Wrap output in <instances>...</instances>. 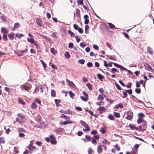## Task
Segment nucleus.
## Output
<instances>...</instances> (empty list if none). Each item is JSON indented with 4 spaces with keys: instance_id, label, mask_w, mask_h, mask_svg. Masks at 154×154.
<instances>
[{
    "instance_id": "nucleus-1",
    "label": "nucleus",
    "mask_w": 154,
    "mask_h": 154,
    "mask_svg": "<svg viewBox=\"0 0 154 154\" xmlns=\"http://www.w3.org/2000/svg\"><path fill=\"white\" fill-rule=\"evenodd\" d=\"M84 18L85 20L84 23L85 24H88L89 22V20L88 19L89 17L87 14L84 15Z\"/></svg>"
},
{
    "instance_id": "nucleus-2",
    "label": "nucleus",
    "mask_w": 154,
    "mask_h": 154,
    "mask_svg": "<svg viewBox=\"0 0 154 154\" xmlns=\"http://www.w3.org/2000/svg\"><path fill=\"white\" fill-rule=\"evenodd\" d=\"M112 63L114 66H116V67L118 68H120L121 70H122L124 67L123 66H122L119 65L117 63H113V62H111Z\"/></svg>"
},
{
    "instance_id": "nucleus-3",
    "label": "nucleus",
    "mask_w": 154,
    "mask_h": 154,
    "mask_svg": "<svg viewBox=\"0 0 154 154\" xmlns=\"http://www.w3.org/2000/svg\"><path fill=\"white\" fill-rule=\"evenodd\" d=\"M20 24L18 23H17L14 24V27L12 29V31H14L16 29L18 28L20 26Z\"/></svg>"
},
{
    "instance_id": "nucleus-4",
    "label": "nucleus",
    "mask_w": 154,
    "mask_h": 154,
    "mask_svg": "<svg viewBox=\"0 0 154 154\" xmlns=\"http://www.w3.org/2000/svg\"><path fill=\"white\" fill-rule=\"evenodd\" d=\"M106 109L104 107H100L99 108L97 109V110H99L100 111V113L101 114L103 113V112L105 111Z\"/></svg>"
},
{
    "instance_id": "nucleus-5",
    "label": "nucleus",
    "mask_w": 154,
    "mask_h": 154,
    "mask_svg": "<svg viewBox=\"0 0 154 154\" xmlns=\"http://www.w3.org/2000/svg\"><path fill=\"white\" fill-rule=\"evenodd\" d=\"M1 32L3 34H7L8 32V30L5 28L2 27L1 29Z\"/></svg>"
},
{
    "instance_id": "nucleus-6",
    "label": "nucleus",
    "mask_w": 154,
    "mask_h": 154,
    "mask_svg": "<svg viewBox=\"0 0 154 154\" xmlns=\"http://www.w3.org/2000/svg\"><path fill=\"white\" fill-rule=\"evenodd\" d=\"M63 130V128H59L55 129V131L57 133L59 134V133L62 132Z\"/></svg>"
},
{
    "instance_id": "nucleus-7",
    "label": "nucleus",
    "mask_w": 154,
    "mask_h": 154,
    "mask_svg": "<svg viewBox=\"0 0 154 154\" xmlns=\"http://www.w3.org/2000/svg\"><path fill=\"white\" fill-rule=\"evenodd\" d=\"M36 22L38 25L40 27L42 26V21L39 19H37L36 20Z\"/></svg>"
},
{
    "instance_id": "nucleus-8",
    "label": "nucleus",
    "mask_w": 154,
    "mask_h": 154,
    "mask_svg": "<svg viewBox=\"0 0 154 154\" xmlns=\"http://www.w3.org/2000/svg\"><path fill=\"white\" fill-rule=\"evenodd\" d=\"M80 123L81 125L84 128L87 127L88 126L87 124H86L85 122L81 120Z\"/></svg>"
},
{
    "instance_id": "nucleus-9",
    "label": "nucleus",
    "mask_w": 154,
    "mask_h": 154,
    "mask_svg": "<svg viewBox=\"0 0 154 154\" xmlns=\"http://www.w3.org/2000/svg\"><path fill=\"white\" fill-rule=\"evenodd\" d=\"M97 75L98 79L101 81H102L103 79L104 78V76L100 74H98Z\"/></svg>"
},
{
    "instance_id": "nucleus-10",
    "label": "nucleus",
    "mask_w": 154,
    "mask_h": 154,
    "mask_svg": "<svg viewBox=\"0 0 154 154\" xmlns=\"http://www.w3.org/2000/svg\"><path fill=\"white\" fill-rule=\"evenodd\" d=\"M108 24L109 25V28L110 29H113L115 28V26L112 23H109Z\"/></svg>"
},
{
    "instance_id": "nucleus-11",
    "label": "nucleus",
    "mask_w": 154,
    "mask_h": 154,
    "mask_svg": "<svg viewBox=\"0 0 154 154\" xmlns=\"http://www.w3.org/2000/svg\"><path fill=\"white\" fill-rule=\"evenodd\" d=\"M30 107L32 109H35L37 107V105L35 102H33L31 105Z\"/></svg>"
},
{
    "instance_id": "nucleus-12",
    "label": "nucleus",
    "mask_w": 154,
    "mask_h": 154,
    "mask_svg": "<svg viewBox=\"0 0 154 154\" xmlns=\"http://www.w3.org/2000/svg\"><path fill=\"white\" fill-rule=\"evenodd\" d=\"M64 113L65 114H71L72 115L73 114V112L72 111L69 109H68L66 110L65 111V112H64Z\"/></svg>"
},
{
    "instance_id": "nucleus-13",
    "label": "nucleus",
    "mask_w": 154,
    "mask_h": 154,
    "mask_svg": "<svg viewBox=\"0 0 154 154\" xmlns=\"http://www.w3.org/2000/svg\"><path fill=\"white\" fill-rule=\"evenodd\" d=\"M14 33H11L8 35V36L9 38L11 40H13L14 38Z\"/></svg>"
},
{
    "instance_id": "nucleus-14",
    "label": "nucleus",
    "mask_w": 154,
    "mask_h": 154,
    "mask_svg": "<svg viewBox=\"0 0 154 154\" xmlns=\"http://www.w3.org/2000/svg\"><path fill=\"white\" fill-rule=\"evenodd\" d=\"M27 40L29 42H30L31 44L34 43L35 42L34 39L33 38H27Z\"/></svg>"
},
{
    "instance_id": "nucleus-15",
    "label": "nucleus",
    "mask_w": 154,
    "mask_h": 154,
    "mask_svg": "<svg viewBox=\"0 0 154 154\" xmlns=\"http://www.w3.org/2000/svg\"><path fill=\"white\" fill-rule=\"evenodd\" d=\"M139 145L137 144H136L134 146V147L135 148V150L133 151V152L134 153H136V152H137V149L139 147Z\"/></svg>"
},
{
    "instance_id": "nucleus-16",
    "label": "nucleus",
    "mask_w": 154,
    "mask_h": 154,
    "mask_svg": "<svg viewBox=\"0 0 154 154\" xmlns=\"http://www.w3.org/2000/svg\"><path fill=\"white\" fill-rule=\"evenodd\" d=\"M28 148L31 151H35V147L34 146H32L31 144L29 145V147H28Z\"/></svg>"
},
{
    "instance_id": "nucleus-17",
    "label": "nucleus",
    "mask_w": 154,
    "mask_h": 154,
    "mask_svg": "<svg viewBox=\"0 0 154 154\" xmlns=\"http://www.w3.org/2000/svg\"><path fill=\"white\" fill-rule=\"evenodd\" d=\"M108 117L110 120L113 121L115 120L114 117L112 114H109V115Z\"/></svg>"
},
{
    "instance_id": "nucleus-18",
    "label": "nucleus",
    "mask_w": 154,
    "mask_h": 154,
    "mask_svg": "<svg viewBox=\"0 0 154 154\" xmlns=\"http://www.w3.org/2000/svg\"><path fill=\"white\" fill-rule=\"evenodd\" d=\"M86 86L88 88L89 90H91L92 89V86L91 84L90 83H88L86 84Z\"/></svg>"
},
{
    "instance_id": "nucleus-19",
    "label": "nucleus",
    "mask_w": 154,
    "mask_h": 154,
    "mask_svg": "<svg viewBox=\"0 0 154 154\" xmlns=\"http://www.w3.org/2000/svg\"><path fill=\"white\" fill-rule=\"evenodd\" d=\"M61 102V100L60 99H55V102L57 106L58 107L59 105V103Z\"/></svg>"
},
{
    "instance_id": "nucleus-20",
    "label": "nucleus",
    "mask_w": 154,
    "mask_h": 154,
    "mask_svg": "<svg viewBox=\"0 0 154 154\" xmlns=\"http://www.w3.org/2000/svg\"><path fill=\"white\" fill-rule=\"evenodd\" d=\"M97 151L99 154L101 153L102 152V149L100 146H98L97 147Z\"/></svg>"
},
{
    "instance_id": "nucleus-21",
    "label": "nucleus",
    "mask_w": 154,
    "mask_h": 154,
    "mask_svg": "<svg viewBox=\"0 0 154 154\" xmlns=\"http://www.w3.org/2000/svg\"><path fill=\"white\" fill-rule=\"evenodd\" d=\"M111 72L112 73H115V72L119 73V71L116 68H113L111 69Z\"/></svg>"
},
{
    "instance_id": "nucleus-22",
    "label": "nucleus",
    "mask_w": 154,
    "mask_h": 154,
    "mask_svg": "<svg viewBox=\"0 0 154 154\" xmlns=\"http://www.w3.org/2000/svg\"><path fill=\"white\" fill-rule=\"evenodd\" d=\"M65 57L67 59L69 58L70 57V55L68 52L66 51L64 54Z\"/></svg>"
},
{
    "instance_id": "nucleus-23",
    "label": "nucleus",
    "mask_w": 154,
    "mask_h": 154,
    "mask_svg": "<svg viewBox=\"0 0 154 154\" xmlns=\"http://www.w3.org/2000/svg\"><path fill=\"white\" fill-rule=\"evenodd\" d=\"M51 96L52 97H55L56 96L55 91L54 89H52L51 91Z\"/></svg>"
},
{
    "instance_id": "nucleus-24",
    "label": "nucleus",
    "mask_w": 154,
    "mask_h": 154,
    "mask_svg": "<svg viewBox=\"0 0 154 154\" xmlns=\"http://www.w3.org/2000/svg\"><path fill=\"white\" fill-rule=\"evenodd\" d=\"M51 52L54 55H55L57 52L56 51L54 48H52L51 49Z\"/></svg>"
},
{
    "instance_id": "nucleus-25",
    "label": "nucleus",
    "mask_w": 154,
    "mask_h": 154,
    "mask_svg": "<svg viewBox=\"0 0 154 154\" xmlns=\"http://www.w3.org/2000/svg\"><path fill=\"white\" fill-rule=\"evenodd\" d=\"M89 28V26L87 25L85 26V32L86 34H88L89 31L88 29Z\"/></svg>"
},
{
    "instance_id": "nucleus-26",
    "label": "nucleus",
    "mask_w": 154,
    "mask_h": 154,
    "mask_svg": "<svg viewBox=\"0 0 154 154\" xmlns=\"http://www.w3.org/2000/svg\"><path fill=\"white\" fill-rule=\"evenodd\" d=\"M68 33L72 37H75V34L72 32L71 30H69L68 31Z\"/></svg>"
},
{
    "instance_id": "nucleus-27",
    "label": "nucleus",
    "mask_w": 154,
    "mask_h": 154,
    "mask_svg": "<svg viewBox=\"0 0 154 154\" xmlns=\"http://www.w3.org/2000/svg\"><path fill=\"white\" fill-rule=\"evenodd\" d=\"M69 94L70 97L73 99L75 95L71 91H70L69 92Z\"/></svg>"
},
{
    "instance_id": "nucleus-28",
    "label": "nucleus",
    "mask_w": 154,
    "mask_h": 154,
    "mask_svg": "<svg viewBox=\"0 0 154 154\" xmlns=\"http://www.w3.org/2000/svg\"><path fill=\"white\" fill-rule=\"evenodd\" d=\"M97 99L98 100H103L104 99V97L102 95L99 94Z\"/></svg>"
},
{
    "instance_id": "nucleus-29",
    "label": "nucleus",
    "mask_w": 154,
    "mask_h": 154,
    "mask_svg": "<svg viewBox=\"0 0 154 154\" xmlns=\"http://www.w3.org/2000/svg\"><path fill=\"white\" fill-rule=\"evenodd\" d=\"M141 125L142 126L143 130H144L146 127V122H144L142 123Z\"/></svg>"
},
{
    "instance_id": "nucleus-30",
    "label": "nucleus",
    "mask_w": 154,
    "mask_h": 154,
    "mask_svg": "<svg viewBox=\"0 0 154 154\" xmlns=\"http://www.w3.org/2000/svg\"><path fill=\"white\" fill-rule=\"evenodd\" d=\"M122 93H123L124 96H122V98H125L128 96L127 92H126H126L123 91L122 92Z\"/></svg>"
},
{
    "instance_id": "nucleus-31",
    "label": "nucleus",
    "mask_w": 154,
    "mask_h": 154,
    "mask_svg": "<svg viewBox=\"0 0 154 154\" xmlns=\"http://www.w3.org/2000/svg\"><path fill=\"white\" fill-rule=\"evenodd\" d=\"M7 34H3L2 35V38L4 41H6L8 40L7 37Z\"/></svg>"
},
{
    "instance_id": "nucleus-32",
    "label": "nucleus",
    "mask_w": 154,
    "mask_h": 154,
    "mask_svg": "<svg viewBox=\"0 0 154 154\" xmlns=\"http://www.w3.org/2000/svg\"><path fill=\"white\" fill-rule=\"evenodd\" d=\"M61 117L62 118H63L65 119L66 120H67L68 119H69L70 118L69 117L63 114H62L61 116Z\"/></svg>"
},
{
    "instance_id": "nucleus-33",
    "label": "nucleus",
    "mask_w": 154,
    "mask_h": 154,
    "mask_svg": "<svg viewBox=\"0 0 154 154\" xmlns=\"http://www.w3.org/2000/svg\"><path fill=\"white\" fill-rule=\"evenodd\" d=\"M113 114L114 116L116 118H119L120 116V114L118 112H114Z\"/></svg>"
},
{
    "instance_id": "nucleus-34",
    "label": "nucleus",
    "mask_w": 154,
    "mask_h": 154,
    "mask_svg": "<svg viewBox=\"0 0 154 154\" xmlns=\"http://www.w3.org/2000/svg\"><path fill=\"white\" fill-rule=\"evenodd\" d=\"M81 99L84 101H87L88 100V98L85 97H84L83 96H82L80 97Z\"/></svg>"
},
{
    "instance_id": "nucleus-35",
    "label": "nucleus",
    "mask_w": 154,
    "mask_h": 154,
    "mask_svg": "<svg viewBox=\"0 0 154 154\" xmlns=\"http://www.w3.org/2000/svg\"><path fill=\"white\" fill-rule=\"evenodd\" d=\"M129 127L131 128V130H134V129H135L136 127L135 126H134L131 124H129Z\"/></svg>"
},
{
    "instance_id": "nucleus-36",
    "label": "nucleus",
    "mask_w": 154,
    "mask_h": 154,
    "mask_svg": "<svg viewBox=\"0 0 154 154\" xmlns=\"http://www.w3.org/2000/svg\"><path fill=\"white\" fill-rule=\"evenodd\" d=\"M68 48H72L74 47L73 44L72 42H70L68 46Z\"/></svg>"
},
{
    "instance_id": "nucleus-37",
    "label": "nucleus",
    "mask_w": 154,
    "mask_h": 154,
    "mask_svg": "<svg viewBox=\"0 0 154 154\" xmlns=\"http://www.w3.org/2000/svg\"><path fill=\"white\" fill-rule=\"evenodd\" d=\"M80 45L81 47L84 48L86 46V45L84 42H82L80 43Z\"/></svg>"
},
{
    "instance_id": "nucleus-38",
    "label": "nucleus",
    "mask_w": 154,
    "mask_h": 154,
    "mask_svg": "<svg viewBox=\"0 0 154 154\" xmlns=\"http://www.w3.org/2000/svg\"><path fill=\"white\" fill-rule=\"evenodd\" d=\"M115 84L118 90H121L122 89L120 86L117 83H115Z\"/></svg>"
},
{
    "instance_id": "nucleus-39",
    "label": "nucleus",
    "mask_w": 154,
    "mask_h": 154,
    "mask_svg": "<svg viewBox=\"0 0 154 154\" xmlns=\"http://www.w3.org/2000/svg\"><path fill=\"white\" fill-rule=\"evenodd\" d=\"M78 62L82 64H83L85 62V60L84 59H82L78 60Z\"/></svg>"
},
{
    "instance_id": "nucleus-40",
    "label": "nucleus",
    "mask_w": 154,
    "mask_h": 154,
    "mask_svg": "<svg viewBox=\"0 0 154 154\" xmlns=\"http://www.w3.org/2000/svg\"><path fill=\"white\" fill-rule=\"evenodd\" d=\"M135 92L137 94H140L141 92V89L140 88H136L135 89Z\"/></svg>"
},
{
    "instance_id": "nucleus-41",
    "label": "nucleus",
    "mask_w": 154,
    "mask_h": 154,
    "mask_svg": "<svg viewBox=\"0 0 154 154\" xmlns=\"http://www.w3.org/2000/svg\"><path fill=\"white\" fill-rule=\"evenodd\" d=\"M127 115H129L133 116V114L132 112L130 110H128L127 111L126 113Z\"/></svg>"
},
{
    "instance_id": "nucleus-42",
    "label": "nucleus",
    "mask_w": 154,
    "mask_h": 154,
    "mask_svg": "<svg viewBox=\"0 0 154 154\" xmlns=\"http://www.w3.org/2000/svg\"><path fill=\"white\" fill-rule=\"evenodd\" d=\"M138 116L139 117L143 118L144 117L145 115L143 113L140 112L138 114Z\"/></svg>"
},
{
    "instance_id": "nucleus-43",
    "label": "nucleus",
    "mask_w": 154,
    "mask_h": 154,
    "mask_svg": "<svg viewBox=\"0 0 154 154\" xmlns=\"http://www.w3.org/2000/svg\"><path fill=\"white\" fill-rule=\"evenodd\" d=\"M85 138L87 139L88 141H90L91 139V137L88 135H86Z\"/></svg>"
},
{
    "instance_id": "nucleus-44",
    "label": "nucleus",
    "mask_w": 154,
    "mask_h": 154,
    "mask_svg": "<svg viewBox=\"0 0 154 154\" xmlns=\"http://www.w3.org/2000/svg\"><path fill=\"white\" fill-rule=\"evenodd\" d=\"M40 62L43 65V67L44 68H46L47 67V65L42 60H40Z\"/></svg>"
},
{
    "instance_id": "nucleus-45",
    "label": "nucleus",
    "mask_w": 154,
    "mask_h": 154,
    "mask_svg": "<svg viewBox=\"0 0 154 154\" xmlns=\"http://www.w3.org/2000/svg\"><path fill=\"white\" fill-rule=\"evenodd\" d=\"M147 49L148 50L149 53L152 54L153 53V51L151 50V48L149 47H148Z\"/></svg>"
},
{
    "instance_id": "nucleus-46",
    "label": "nucleus",
    "mask_w": 154,
    "mask_h": 154,
    "mask_svg": "<svg viewBox=\"0 0 154 154\" xmlns=\"http://www.w3.org/2000/svg\"><path fill=\"white\" fill-rule=\"evenodd\" d=\"M72 123L71 122L69 121H65V122H63V125H65L68 124H72Z\"/></svg>"
},
{
    "instance_id": "nucleus-47",
    "label": "nucleus",
    "mask_w": 154,
    "mask_h": 154,
    "mask_svg": "<svg viewBox=\"0 0 154 154\" xmlns=\"http://www.w3.org/2000/svg\"><path fill=\"white\" fill-rule=\"evenodd\" d=\"M50 142L52 144H55L57 143V141L56 140L54 139V140H51L50 141Z\"/></svg>"
},
{
    "instance_id": "nucleus-48",
    "label": "nucleus",
    "mask_w": 154,
    "mask_h": 154,
    "mask_svg": "<svg viewBox=\"0 0 154 154\" xmlns=\"http://www.w3.org/2000/svg\"><path fill=\"white\" fill-rule=\"evenodd\" d=\"M77 3L78 4L83 5V0H78L77 1Z\"/></svg>"
},
{
    "instance_id": "nucleus-49",
    "label": "nucleus",
    "mask_w": 154,
    "mask_h": 154,
    "mask_svg": "<svg viewBox=\"0 0 154 154\" xmlns=\"http://www.w3.org/2000/svg\"><path fill=\"white\" fill-rule=\"evenodd\" d=\"M73 28L75 30H77L79 27L78 25H77L76 24H74L73 25Z\"/></svg>"
},
{
    "instance_id": "nucleus-50",
    "label": "nucleus",
    "mask_w": 154,
    "mask_h": 154,
    "mask_svg": "<svg viewBox=\"0 0 154 154\" xmlns=\"http://www.w3.org/2000/svg\"><path fill=\"white\" fill-rule=\"evenodd\" d=\"M98 91H99V92L100 93L102 94V95L103 94V93L104 92L103 89L102 88H100L99 90Z\"/></svg>"
},
{
    "instance_id": "nucleus-51",
    "label": "nucleus",
    "mask_w": 154,
    "mask_h": 154,
    "mask_svg": "<svg viewBox=\"0 0 154 154\" xmlns=\"http://www.w3.org/2000/svg\"><path fill=\"white\" fill-rule=\"evenodd\" d=\"M19 103L23 105H24L25 104V103L24 102L23 100L21 99H19Z\"/></svg>"
},
{
    "instance_id": "nucleus-52",
    "label": "nucleus",
    "mask_w": 154,
    "mask_h": 154,
    "mask_svg": "<svg viewBox=\"0 0 154 154\" xmlns=\"http://www.w3.org/2000/svg\"><path fill=\"white\" fill-rule=\"evenodd\" d=\"M57 32H53L52 33V36L54 38H57Z\"/></svg>"
},
{
    "instance_id": "nucleus-53",
    "label": "nucleus",
    "mask_w": 154,
    "mask_h": 154,
    "mask_svg": "<svg viewBox=\"0 0 154 154\" xmlns=\"http://www.w3.org/2000/svg\"><path fill=\"white\" fill-rule=\"evenodd\" d=\"M5 143V140L4 138L2 137H0V143Z\"/></svg>"
},
{
    "instance_id": "nucleus-54",
    "label": "nucleus",
    "mask_w": 154,
    "mask_h": 154,
    "mask_svg": "<svg viewBox=\"0 0 154 154\" xmlns=\"http://www.w3.org/2000/svg\"><path fill=\"white\" fill-rule=\"evenodd\" d=\"M51 67L52 68L54 69H55L57 70V66L54 65V64H52L51 66Z\"/></svg>"
},
{
    "instance_id": "nucleus-55",
    "label": "nucleus",
    "mask_w": 154,
    "mask_h": 154,
    "mask_svg": "<svg viewBox=\"0 0 154 154\" xmlns=\"http://www.w3.org/2000/svg\"><path fill=\"white\" fill-rule=\"evenodd\" d=\"M100 131L102 134H104L106 132V131L105 129L103 128H102Z\"/></svg>"
},
{
    "instance_id": "nucleus-56",
    "label": "nucleus",
    "mask_w": 154,
    "mask_h": 154,
    "mask_svg": "<svg viewBox=\"0 0 154 154\" xmlns=\"http://www.w3.org/2000/svg\"><path fill=\"white\" fill-rule=\"evenodd\" d=\"M17 115L20 117L22 119H24L25 116L23 115V114L22 113H18L17 114Z\"/></svg>"
},
{
    "instance_id": "nucleus-57",
    "label": "nucleus",
    "mask_w": 154,
    "mask_h": 154,
    "mask_svg": "<svg viewBox=\"0 0 154 154\" xmlns=\"http://www.w3.org/2000/svg\"><path fill=\"white\" fill-rule=\"evenodd\" d=\"M49 137L50 140H52L55 139V137L53 134L49 136Z\"/></svg>"
},
{
    "instance_id": "nucleus-58",
    "label": "nucleus",
    "mask_w": 154,
    "mask_h": 154,
    "mask_svg": "<svg viewBox=\"0 0 154 154\" xmlns=\"http://www.w3.org/2000/svg\"><path fill=\"white\" fill-rule=\"evenodd\" d=\"M83 95L87 98H88V94L85 91H83L82 92Z\"/></svg>"
},
{
    "instance_id": "nucleus-59",
    "label": "nucleus",
    "mask_w": 154,
    "mask_h": 154,
    "mask_svg": "<svg viewBox=\"0 0 154 154\" xmlns=\"http://www.w3.org/2000/svg\"><path fill=\"white\" fill-rule=\"evenodd\" d=\"M127 93H128L129 94H132V91L131 89H129L126 90Z\"/></svg>"
},
{
    "instance_id": "nucleus-60",
    "label": "nucleus",
    "mask_w": 154,
    "mask_h": 154,
    "mask_svg": "<svg viewBox=\"0 0 154 154\" xmlns=\"http://www.w3.org/2000/svg\"><path fill=\"white\" fill-rule=\"evenodd\" d=\"M123 70L124 71H126L128 72L129 73L132 74V72L130 70H128V69H127L126 68H125V67H124Z\"/></svg>"
},
{
    "instance_id": "nucleus-61",
    "label": "nucleus",
    "mask_w": 154,
    "mask_h": 154,
    "mask_svg": "<svg viewBox=\"0 0 154 154\" xmlns=\"http://www.w3.org/2000/svg\"><path fill=\"white\" fill-rule=\"evenodd\" d=\"M143 122V121L142 119L139 118L137 119V122L138 124H140L141 123H142Z\"/></svg>"
},
{
    "instance_id": "nucleus-62",
    "label": "nucleus",
    "mask_w": 154,
    "mask_h": 154,
    "mask_svg": "<svg viewBox=\"0 0 154 154\" xmlns=\"http://www.w3.org/2000/svg\"><path fill=\"white\" fill-rule=\"evenodd\" d=\"M87 65L88 67L90 68L92 66L93 64L91 62H89L87 63Z\"/></svg>"
},
{
    "instance_id": "nucleus-63",
    "label": "nucleus",
    "mask_w": 154,
    "mask_h": 154,
    "mask_svg": "<svg viewBox=\"0 0 154 154\" xmlns=\"http://www.w3.org/2000/svg\"><path fill=\"white\" fill-rule=\"evenodd\" d=\"M127 115V116L126 118L127 119L130 120L132 118V116L129 115Z\"/></svg>"
},
{
    "instance_id": "nucleus-64",
    "label": "nucleus",
    "mask_w": 154,
    "mask_h": 154,
    "mask_svg": "<svg viewBox=\"0 0 154 154\" xmlns=\"http://www.w3.org/2000/svg\"><path fill=\"white\" fill-rule=\"evenodd\" d=\"M23 88L26 90H28L29 89V87L27 85H24L23 86Z\"/></svg>"
}]
</instances>
